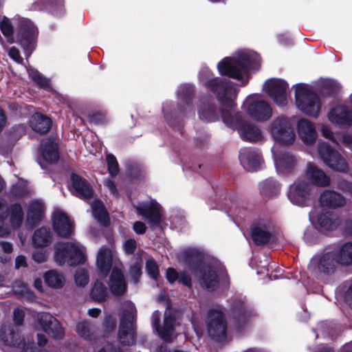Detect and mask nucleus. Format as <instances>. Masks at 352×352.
<instances>
[{"label":"nucleus","instance_id":"f257e3e1","mask_svg":"<svg viewBox=\"0 0 352 352\" xmlns=\"http://www.w3.org/2000/svg\"><path fill=\"white\" fill-rule=\"evenodd\" d=\"M199 75L201 80L204 82L206 86L216 93L222 106L221 116L223 122L228 126L237 129L241 138L243 140L256 142L262 140V133L257 126L249 122H243L241 114L236 112L234 100L237 92L232 82L227 79H210L205 81V78L210 77L208 68H204Z\"/></svg>","mask_w":352,"mask_h":352},{"label":"nucleus","instance_id":"f03ea898","mask_svg":"<svg viewBox=\"0 0 352 352\" xmlns=\"http://www.w3.org/2000/svg\"><path fill=\"white\" fill-rule=\"evenodd\" d=\"M259 55L251 50L237 52L232 57H226L219 63L217 67L222 75L228 76L245 85L248 82V72L255 69L260 63Z\"/></svg>","mask_w":352,"mask_h":352},{"label":"nucleus","instance_id":"7ed1b4c3","mask_svg":"<svg viewBox=\"0 0 352 352\" xmlns=\"http://www.w3.org/2000/svg\"><path fill=\"white\" fill-rule=\"evenodd\" d=\"M54 260L60 265L83 264L86 260L85 248L77 241L58 243L55 245Z\"/></svg>","mask_w":352,"mask_h":352},{"label":"nucleus","instance_id":"20e7f679","mask_svg":"<svg viewBox=\"0 0 352 352\" xmlns=\"http://www.w3.org/2000/svg\"><path fill=\"white\" fill-rule=\"evenodd\" d=\"M295 98L296 105L302 112L315 118L318 116L320 102L318 96L310 90L308 85H296Z\"/></svg>","mask_w":352,"mask_h":352},{"label":"nucleus","instance_id":"39448f33","mask_svg":"<svg viewBox=\"0 0 352 352\" xmlns=\"http://www.w3.org/2000/svg\"><path fill=\"white\" fill-rule=\"evenodd\" d=\"M124 307L118 338L121 344L131 345L135 341L134 321L136 318L137 310L135 305L130 301L125 302Z\"/></svg>","mask_w":352,"mask_h":352},{"label":"nucleus","instance_id":"423d86ee","mask_svg":"<svg viewBox=\"0 0 352 352\" xmlns=\"http://www.w3.org/2000/svg\"><path fill=\"white\" fill-rule=\"evenodd\" d=\"M336 256L335 250L324 251L311 258L309 268L319 275H331L340 265Z\"/></svg>","mask_w":352,"mask_h":352},{"label":"nucleus","instance_id":"0eeeda50","mask_svg":"<svg viewBox=\"0 0 352 352\" xmlns=\"http://www.w3.org/2000/svg\"><path fill=\"white\" fill-rule=\"evenodd\" d=\"M318 154L323 162L331 169L347 173L349 170L346 160L336 151L324 142L318 144Z\"/></svg>","mask_w":352,"mask_h":352},{"label":"nucleus","instance_id":"6e6552de","mask_svg":"<svg viewBox=\"0 0 352 352\" xmlns=\"http://www.w3.org/2000/svg\"><path fill=\"white\" fill-rule=\"evenodd\" d=\"M256 98V95L248 96L243 103V110L255 120L266 121L272 116V110L266 102Z\"/></svg>","mask_w":352,"mask_h":352},{"label":"nucleus","instance_id":"1a4fd4ad","mask_svg":"<svg viewBox=\"0 0 352 352\" xmlns=\"http://www.w3.org/2000/svg\"><path fill=\"white\" fill-rule=\"evenodd\" d=\"M270 132L273 138L282 144H291L294 142L295 133L287 118L275 119L271 124Z\"/></svg>","mask_w":352,"mask_h":352},{"label":"nucleus","instance_id":"9d476101","mask_svg":"<svg viewBox=\"0 0 352 352\" xmlns=\"http://www.w3.org/2000/svg\"><path fill=\"white\" fill-rule=\"evenodd\" d=\"M264 90L277 105L283 107L287 104L289 85L286 81L278 78L267 80L264 84Z\"/></svg>","mask_w":352,"mask_h":352},{"label":"nucleus","instance_id":"9b49d317","mask_svg":"<svg viewBox=\"0 0 352 352\" xmlns=\"http://www.w3.org/2000/svg\"><path fill=\"white\" fill-rule=\"evenodd\" d=\"M287 196L293 204L305 206L312 197L311 186L304 180H298L290 186Z\"/></svg>","mask_w":352,"mask_h":352},{"label":"nucleus","instance_id":"f8f14e48","mask_svg":"<svg viewBox=\"0 0 352 352\" xmlns=\"http://www.w3.org/2000/svg\"><path fill=\"white\" fill-rule=\"evenodd\" d=\"M226 329L227 324L223 313L219 309H211L208 320L209 336L216 340H222L226 337Z\"/></svg>","mask_w":352,"mask_h":352},{"label":"nucleus","instance_id":"ddd939ff","mask_svg":"<svg viewBox=\"0 0 352 352\" xmlns=\"http://www.w3.org/2000/svg\"><path fill=\"white\" fill-rule=\"evenodd\" d=\"M38 29L33 23H21L18 33V41L26 55L30 56L35 48Z\"/></svg>","mask_w":352,"mask_h":352},{"label":"nucleus","instance_id":"4468645a","mask_svg":"<svg viewBox=\"0 0 352 352\" xmlns=\"http://www.w3.org/2000/svg\"><path fill=\"white\" fill-rule=\"evenodd\" d=\"M160 312L155 311L152 315V325L160 337L166 342H171L174 335L175 318L170 313H165L162 327L160 326Z\"/></svg>","mask_w":352,"mask_h":352},{"label":"nucleus","instance_id":"2eb2a0df","mask_svg":"<svg viewBox=\"0 0 352 352\" xmlns=\"http://www.w3.org/2000/svg\"><path fill=\"white\" fill-rule=\"evenodd\" d=\"M36 328L41 329L54 338L60 339L64 335L59 322L51 314L45 312L36 314Z\"/></svg>","mask_w":352,"mask_h":352},{"label":"nucleus","instance_id":"dca6fc26","mask_svg":"<svg viewBox=\"0 0 352 352\" xmlns=\"http://www.w3.org/2000/svg\"><path fill=\"white\" fill-rule=\"evenodd\" d=\"M52 226L56 234L64 238L71 236L74 229L73 221L60 209L55 210L52 214Z\"/></svg>","mask_w":352,"mask_h":352},{"label":"nucleus","instance_id":"f3484780","mask_svg":"<svg viewBox=\"0 0 352 352\" xmlns=\"http://www.w3.org/2000/svg\"><path fill=\"white\" fill-rule=\"evenodd\" d=\"M275 167L278 173L285 174L292 171L296 166L295 157L290 153L283 151L277 146L272 148Z\"/></svg>","mask_w":352,"mask_h":352},{"label":"nucleus","instance_id":"a211bd4d","mask_svg":"<svg viewBox=\"0 0 352 352\" xmlns=\"http://www.w3.org/2000/svg\"><path fill=\"white\" fill-rule=\"evenodd\" d=\"M135 208L138 214L147 220L151 226L160 223V206L155 201L139 203Z\"/></svg>","mask_w":352,"mask_h":352},{"label":"nucleus","instance_id":"6ab92c4d","mask_svg":"<svg viewBox=\"0 0 352 352\" xmlns=\"http://www.w3.org/2000/svg\"><path fill=\"white\" fill-rule=\"evenodd\" d=\"M239 161L242 166L248 171L258 170L263 163L259 151L252 148H243L240 150Z\"/></svg>","mask_w":352,"mask_h":352},{"label":"nucleus","instance_id":"aec40b11","mask_svg":"<svg viewBox=\"0 0 352 352\" xmlns=\"http://www.w3.org/2000/svg\"><path fill=\"white\" fill-rule=\"evenodd\" d=\"M329 120L342 128H348L352 125V111L345 106L332 109L328 113Z\"/></svg>","mask_w":352,"mask_h":352},{"label":"nucleus","instance_id":"412c9836","mask_svg":"<svg viewBox=\"0 0 352 352\" xmlns=\"http://www.w3.org/2000/svg\"><path fill=\"white\" fill-rule=\"evenodd\" d=\"M71 181L72 194L86 201H90L94 197L93 190L84 179L76 174H72Z\"/></svg>","mask_w":352,"mask_h":352},{"label":"nucleus","instance_id":"4be33fe9","mask_svg":"<svg viewBox=\"0 0 352 352\" xmlns=\"http://www.w3.org/2000/svg\"><path fill=\"white\" fill-rule=\"evenodd\" d=\"M297 133L300 139L306 144H313L318 137L315 125L307 119H300L297 123Z\"/></svg>","mask_w":352,"mask_h":352},{"label":"nucleus","instance_id":"5701e85b","mask_svg":"<svg viewBox=\"0 0 352 352\" xmlns=\"http://www.w3.org/2000/svg\"><path fill=\"white\" fill-rule=\"evenodd\" d=\"M198 280L201 287L207 290H214L218 285L217 271L214 266H207L200 270Z\"/></svg>","mask_w":352,"mask_h":352},{"label":"nucleus","instance_id":"b1692460","mask_svg":"<svg viewBox=\"0 0 352 352\" xmlns=\"http://www.w3.org/2000/svg\"><path fill=\"white\" fill-rule=\"evenodd\" d=\"M33 6L35 9L45 10L57 18L65 14L64 0H36Z\"/></svg>","mask_w":352,"mask_h":352},{"label":"nucleus","instance_id":"393cba45","mask_svg":"<svg viewBox=\"0 0 352 352\" xmlns=\"http://www.w3.org/2000/svg\"><path fill=\"white\" fill-rule=\"evenodd\" d=\"M306 177L318 186L326 187L331 183L330 177L313 163H308L305 173Z\"/></svg>","mask_w":352,"mask_h":352},{"label":"nucleus","instance_id":"a878e982","mask_svg":"<svg viewBox=\"0 0 352 352\" xmlns=\"http://www.w3.org/2000/svg\"><path fill=\"white\" fill-rule=\"evenodd\" d=\"M252 238L258 245L265 244L272 238L270 225L265 222H258L252 228Z\"/></svg>","mask_w":352,"mask_h":352},{"label":"nucleus","instance_id":"bb28decb","mask_svg":"<svg viewBox=\"0 0 352 352\" xmlns=\"http://www.w3.org/2000/svg\"><path fill=\"white\" fill-rule=\"evenodd\" d=\"M320 204L323 206L336 208L345 205V198L338 192L330 190H324L319 198Z\"/></svg>","mask_w":352,"mask_h":352},{"label":"nucleus","instance_id":"cd10ccee","mask_svg":"<svg viewBox=\"0 0 352 352\" xmlns=\"http://www.w3.org/2000/svg\"><path fill=\"white\" fill-rule=\"evenodd\" d=\"M96 265L101 275L107 276L112 267V252L107 247L100 248L97 258Z\"/></svg>","mask_w":352,"mask_h":352},{"label":"nucleus","instance_id":"c85d7f7f","mask_svg":"<svg viewBox=\"0 0 352 352\" xmlns=\"http://www.w3.org/2000/svg\"><path fill=\"white\" fill-rule=\"evenodd\" d=\"M41 155L47 162L53 163L58 160V144L55 140L46 139L42 141Z\"/></svg>","mask_w":352,"mask_h":352},{"label":"nucleus","instance_id":"c756f323","mask_svg":"<svg viewBox=\"0 0 352 352\" xmlns=\"http://www.w3.org/2000/svg\"><path fill=\"white\" fill-rule=\"evenodd\" d=\"M109 287L111 292L116 295H122L126 290V285L124 276L122 272L117 268L113 269L111 272Z\"/></svg>","mask_w":352,"mask_h":352},{"label":"nucleus","instance_id":"7c9ffc66","mask_svg":"<svg viewBox=\"0 0 352 352\" xmlns=\"http://www.w3.org/2000/svg\"><path fill=\"white\" fill-rule=\"evenodd\" d=\"M32 244L36 248H46L52 243V234L49 228H41L32 235Z\"/></svg>","mask_w":352,"mask_h":352},{"label":"nucleus","instance_id":"2f4dec72","mask_svg":"<svg viewBox=\"0 0 352 352\" xmlns=\"http://www.w3.org/2000/svg\"><path fill=\"white\" fill-rule=\"evenodd\" d=\"M30 125L34 131L45 133L49 131L51 121L47 117L41 113H35L30 120Z\"/></svg>","mask_w":352,"mask_h":352},{"label":"nucleus","instance_id":"473e14b6","mask_svg":"<svg viewBox=\"0 0 352 352\" xmlns=\"http://www.w3.org/2000/svg\"><path fill=\"white\" fill-rule=\"evenodd\" d=\"M28 220L32 223L40 220L45 213V206L41 200L32 201L28 208Z\"/></svg>","mask_w":352,"mask_h":352},{"label":"nucleus","instance_id":"72a5a7b5","mask_svg":"<svg viewBox=\"0 0 352 352\" xmlns=\"http://www.w3.org/2000/svg\"><path fill=\"white\" fill-rule=\"evenodd\" d=\"M337 258L339 264L342 266L352 265V242H347L340 246L338 250Z\"/></svg>","mask_w":352,"mask_h":352},{"label":"nucleus","instance_id":"f704fd0d","mask_svg":"<svg viewBox=\"0 0 352 352\" xmlns=\"http://www.w3.org/2000/svg\"><path fill=\"white\" fill-rule=\"evenodd\" d=\"M318 223L325 230H333L340 223V220L336 214L331 212L320 213L318 217Z\"/></svg>","mask_w":352,"mask_h":352},{"label":"nucleus","instance_id":"c9c22d12","mask_svg":"<svg viewBox=\"0 0 352 352\" xmlns=\"http://www.w3.org/2000/svg\"><path fill=\"white\" fill-rule=\"evenodd\" d=\"M9 222L12 228H18L23 220V208L20 204H15L11 206L8 210Z\"/></svg>","mask_w":352,"mask_h":352},{"label":"nucleus","instance_id":"e433bc0d","mask_svg":"<svg viewBox=\"0 0 352 352\" xmlns=\"http://www.w3.org/2000/svg\"><path fill=\"white\" fill-rule=\"evenodd\" d=\"M260 191L265 197H273L280 190V184L272 178L267 179L259 184Z\"/></svg>","mask_w":352,"mask_h":352},{"label":"nucleus","instance_id":"4c0bfd02","mask_svg":"<svg viewBox=\"0 0 352 352\" xmlns=\"http://www.w3.org/2000/svg\"><path fill=\"white\" fill-rule=\"evenodd\" d=\"M199 117L205 122L215 121L218 116L214 107L211 104H204L198 109Z\"/></svg>","mask_w":352,"mask_h":352},{"label":"nucleus","instance_id":"58836bf2","mask_svg":"<svg viewBox=\"0 0 352 352\" xmlns=\"http://www.w3.org/2000/svg\"><path fill=\"white\" fill-rule=\"evenodd\" d=\"M46 284L53 288H60L64 285L65 278L55 270L47 272L44 276Z\"/></svg>","mask_w":352,"mask_h":352},{"label":"nucleus","instance_id":"ea45409f","mask_svg":"<svg viewBox=\"0 0 352 352\" xmlns=\"http://www.w3.org/2000/svg\"><path fill=\"white\" fill-rule=\"evenodd\" d=\"M93 215L101 224L106 226L108 223V215L102 205V204L98 201L94 199L91 204Z\"/></svg>","mask_w":352,"mask_h":352},{"label":"nucleus","instance_id":"a19ab883","mask_svg":"<svg viewBox=\"0 0 352 352\" xmlns=\"http://www.w3.org/2000/svg\"><path fill=\"white\" fill-rule=\"evenodd\" d=\"M76 331L79 336L85 340H91L94 338V327L87 321H82L77 324Z\"/></svg>","mask_w":352,"mask_h":352},{"label":"nucleus","instance_id":"79ce46f5","mask_svg":"<svg viewBox=\"0 0 352 352\" xmlns=\"http://www.w3.org/2000/svg\"><path fill=\"white\" fill-rule=\"evenodd\" d=\"M107 296V288L101 283L97 280L91 292V298L97 301H103Z\"/></svg>","mask_w":352,"mask_h":352},{"label":"nucleus","instance_id":"37998d69","mask_svg":"<svg viewBox=\"0 0 352 352\" xmlns=\"http://www.w3.org/2000/svg\"><path fill=\"white\" fill-rule=\"evenodd\" d=\"M28 74L30 77L41 88L46 89H50V80L43 77L37 70L29 69Z\"/></svg>","mask_w":352,"mask_h":352},{"label":"nucleus","instance_id":"c03bdc74","mask_svg":"<svg viewBox=\"0 0 352 352\" xmlns=\"http://www.w3.org/2000/svg\"><path fill=\"white\" fill-rule=\"evenodd\" d=\"M13 251L12 244L8 241H0V261L6 263L11 260V254Z\"/></svg>","mask_w":352,"mask_h":352},{"label":"nucleus","instance_id":"a18cd8bd","mask_svg":"<svg viewBox=\"0 0 352 352\" xmlns=\"http://www.w3.org/2000/svg\"><path fill=\"white\" fill-rule=\"evenodd\" d=\"M193 93L192 86L189 85H184L179 87L177 94L179 97L186 102L187 106L190 109V97Z\"/></svg>","mask_w":352,"mask_h":352},{"label":"nucleus","instance_id":"49530a36","mask_svg":"<svg viewBox=\"0 0 352 352\" xmlns=\"http://www.w3.org/2000/svg\"><path fill=\"white\" fill-rule=\"evenodd\" d=\"M108 171L109 174L114 177L119 173L118 163L114 155L108 154L106 157Z\"/></svg>","mask_w":352,"mask_h":352},{"label":"nucleus","instance_id":"de8ad7c7","mask_svg":"<svg viewBox=\"0 0 352 352\" xmlns=\"http://www.w3.org/2000/svg\"><path fill=\"white\" fill-rule=\"evenodd\" d=\"M89 274L85 269H78L75 274V282L78 286L84 287L89 282Z\"/></svg>","mask_w":352,"mask_h":352},{"label":"nucleus","instance_id":"09e8293b","mask_svg":"<svg viewBox=\"0 0 352 352\" xmlns=\"http://www.w3.org/2000/svg\"><path fill=\"white\" fill-rule=\"evenodd\" d=\"M146 270L148 274L153 278L156 279L159 275V267L153 258H149L146 263Z\"/></svg>","mask_w":352,"mask_h":352},{"label":"nucleus","instance_id":"8fccbe9b","mask_svg":"<svg viewBox=\"0 0 352 352\" xmlns=\"http://www.w3.org/2000/svg\"><path fill=\"white\" fill-rule=\"evenodd\" d=\"M32 257L35 262L42 263L47 261L48 252L45 249L35 250L32 252Z\"/></svg>","mask_w":352,"mask_h":352},{"label":"nucleus","instance_id":"3c124183","mask_svg":"<svg viewBox=\"0 0 352 352\" xmlns=\"http://www.w3.org/2000/svg\"><path fill=\"white\" fill-rule=\"evenodd\" d=\"M0 29L3 34L7 38L8 41L13 43V28L11 23H0Z\"/></svg>","mask_w":352,"mask_h":352},{"label":"nucleus","instance_id":"603ef678","mask_svg":"<svg viewBox=\"0 0 352 352\" xmlns=\"http://www.w3.org/2000/svg\"><path fill=\"white\" fill-rule=\"evenodd\" d=\"M129 274L132 280L135 283H138L142 275L140 264L137 263L132 265L130 267Z\"/></svg>","mask_w":352,"mask_h":352},{"label":"nucleus","instance_id":"864d4df0","mask_svg":"<svg viewBox=\"0 0 352 352\" xmlns=\"http://www.w3.org/2000/svg\"><path fill=\"white\" fill-rule=\"evenodd\" d=\"M320 131H321L322 135L324 138L331 140L332 142H333L336 144H339L338 141L335 138L333 133L332 132V131L331 130V129L329 126L322 124L320 127Z\"/></svg>","mask_w":352,"mask_h":352},{"label":"nucleus","instance_id":"5fc2aeb1","mask_svg":"<svg viewBox=\"0 0 352 352\" xmlns=\"http://www.w3.org/2000/svg\"><path fill=\"white\" fill-rule=\"evenodd\" d=\"M317 231L313 227L307 228L305 231L304 239L306 243L311 244L315 241Z\"/></svg>","mask_w":352,"mask_h":352},{"label":"nucleus","instance_id":"6e6d98bb","mask_svg":"<svg viewBox=\"0 0 352 352\" xmlns=\"http://www.w3.org/2000/svg\"><path fill=\"white\" fill-rule=\"evenodd\" d=\"M9 208L7 201L2 198H0V220H6L8 217Z\"/></svg>","mask_w":352,"mask_h":352},{"label":"nucleus","instance_id":"4d7b16f0","mask_svg":"<svg viewBox=\"0 0 352 352\" xmlns=\"http://www.w3.org/2000/svg\"><path fill=\"white\" fill-rule=\"evenodd\" d=\"M123 248L126 254H133L136 249V241L132 239H128L124 243Z\"/></svg>","mask_w":352,"mask_h":352},{"label":"nucleus","instance_id":"13d9d810","mask_svg":"<svg viewBox=\"0 0 352 352\" xmlns=\"http://www.w3.org/2000/svg\"><path fill=\"white\" fill-rule=\"evenodd\" d=\"M8 55L10 58L16 62L17 63H22L23 61V58L20 55V52L15 47H12L8 51Z\"/></svg>","mask_w":352,"mask_h":352},{"label":"nucleus","instance_id":"bf43d9fd","mask_svg":"<svg viewBox=\"0 0 352 352\" xmlns=\"http://www.w3.org/2000/svg\"><path fill=\"white\" fill-rule=\"evenodd\" d=\"M338 188L342 190L344 192L349 193L352 196V183L343 180L338 183Z\"/></svg>","mask_w":352,"mask_h":352},{"label":"nucleus","instance_id":"052dcab7","mask_svg":"<svg viewBox=\"0 0 352 352\" xmlns=\"http://www.w3.org/2000/svg\"><path fill=\"white\" fill-rule=\"evenodd\" d=\"M339 144H343L349 148H352V135L343 133L339 139H337Z\"/></svg>","mask_w":352,"mask_h":352},{"label":"nucleus","instance_id":"680f3d73","mask_svg":"<svg viewBox=\"0 0 352 352\" xmlns=\"http://www.w3.org/2000/svg\"><path fill=\"white\" fill-rule=\"evenodd\" d=\"M179 275L174 268L169 267L166 270V278L170 283H173L176 280H179Z\"/></svg>","mask_w":352,"mask_h":352},{"label":"nucleus","instance_id":"e2e57ef3","mask_svg":"<svg viewBox=\"0 0 352 352\" xmlns=\"http://www.w3.org/2000/svg\"><path fill=\"white\" fill-rule=\"evenodd\" d=\"M104 185L109 189L110 192L115 197H118V192L115 183L110 179L104 180Z\"/></svg>","mask_w":352,"mask_h":352},{"label":"nucleus","instance_id":"0e129e2a","mask_svg":"<svg viewBox=\"0 0 352 352\" xmlns=\"http://www.w3.org/2000/svg\"><path fill=\"white\" fill-rule=\"evenodd\" d=\"M179 282L188 287H190L192 285L191 278L190 275L186 272H182L179 274Z\"/></svg>","mask_w":352,"mask_h":352},{"label":"nucleus","instance_id":"69168bd1","mask_svg":"<svg viewBox=\"0 0 352 352\" xmlns=\"http://www.w3.org/2000/svg\"><path fill=\"white\" fill-rule=\"evenodd\" d=\"M24 318V312L20 309H15L14 311V320L16 324H21Z\"/></svg>","mask_w":352,"mask_h":352},{"label":"nucleus","instance_id":"338daca9","mask_svg":"<svg viewBox=\"0 0 352 352\" xmlns=\"http://www.w3.org/2000/svg\"><path fill=\"white\" fill-rule=\"evenodd\" d=\"M5 221L6 220H0V237H6L11 232L10 228L4 226Z\"/></svg>","mask_w":352,"mask_h":352},{"label":"nucleus","instance_id":"774afa93","mask_svg":"<svg viewBox=\"0 0 352 352\" xmlns=\"http://www.w3.org/2000/svg\"><path fill=\"white\" fill-rule=\"evenodd\" d=\"M134 231L139 234H142L146 231V226L141 221H136L133 224Z\"/></svg>","mask_w":352,"mask_h":352}]
</instances>
